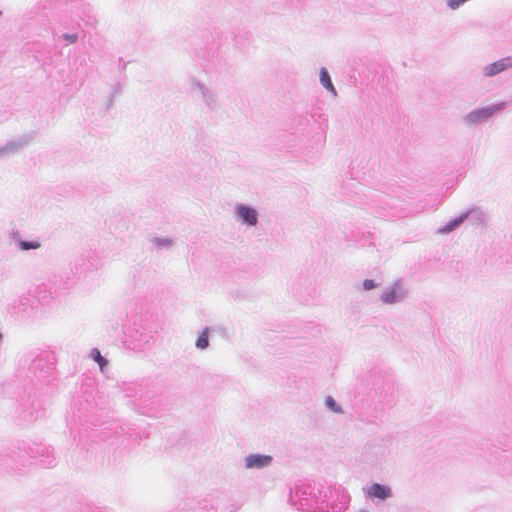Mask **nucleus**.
Here are the masks:
<instances>
[{"label": "nucleus", "instance_id": "1", "mask_svg": "<svg viewBox=\"0 0 512 512\" xmlns=\"http://www.w3.org/2000/svg\"><path fill=\"white\" fill-rule=\"evenodd\" d=\"M273 458L267 454H248L243 459L244 468L247 470H260L271 466Z\"/></svg>", "mask_w": 512, "mask_h": 512}, {"label": "nucleus", "instance_id": "2", "mask_svg": "<svg viewBox=\"0 0 512 512\" xmlns=\"http://www.w3.org/2000/svg\"><path fill=\"white\" fill-rule=\"evenodd\" d=\"M363 492L367 498L378 499L381 501L392 497L391 487L379 483H373L370 486L365 487Z\"/></svg>", "mask_w": 512, "mask_h": 512}, {"label": "nucleus", "instance_id": "3", "mask_svg": "<svg viewBox=\"0 0 512 512\" xmlns=\"http://www.w3.org/2000/svg\"><path fill=\"white\" fill-rule=\"evenodd\" d=\"M509 67H512V56H507L505 58L493 62L490 65H487L484 68V74L485 76L491 77L506 70Z\"/></svg>", "mask_w": 512, "mask_h": 512}, {"label": "nucleus", "instance_id": "4", "mask_svg": "<svg viewBox=\"0 0 512 512\" xmlns=\"http://www.w3.org/2000/svg\"><path fill=\"white\" fill-rule=\"evenodd\" d=\"M500 109H501L500 106H492V107H488V108L479 109V110L469 113L467 116V120L471 123H477V122H480V121L490 117L497 110H500Z\"/></svg>", "mask_w": 512, "mask_h": 512}, {"label": "nucleus", "instance_id": "5", "mask_svg": "<svg viewBox=\"0 0 512 512\" xmlns=\"http://www.w3.org/2000/svg\"><path fill=\"white\" fill-rule=\"evenodd\" d=\"M237 213L243 221L247 222L249 225H256L257 212L253 208L245 205H239L237 206Z\"/></svg>", "mask_w": 512, "mask_h": 512}, {"label": "nucleus", "instance_id": "6", "mask_svg": "<svg viewBox=\"0 0 512 512\" xmlns=\"http://www.w3.org/2000/svg\"><path fill=\"white\" fill-rule=\"evenodd\" d=\"M320 82L327 90L336 95V90L332 84L330 75L325 68L320 70Z\"/></svg>", "mask_w": 512, "mask_h": 512}, {"label": "nucleus", "instance_id": "7", "mask_svg": "<svg viewBox=\"0 0 512 512\" xmlns=\"http://www.w3.org/2000/svg\"><path fill=\"white\" fill-rule=\"evenodd\" d=\"M398 297V294H397V288L396 286L392 287V288H389L387 289L383 294H382V300L383 302L387 303V304H392L396 301Z\"/></svg>", "mask_w": 512, "mask_h": 512}, {"label": "nucleus", "instance_id": "8", "mask_svg": "<svg viewBox=\"0 0 512 512\" xmlns=\"http://www.w3.org/2000/svg\"><path fill=\"white\" fill-rule=\"evenodd\" d=\"M209 345V342H208V330H204L203 333L198 337L197 341H196V346L199 348V349H205L207 348Z\"/></svg>", "mask_w": 512, "mask_h": 512}, {"label": "nucleus", "instance_id": "9", "mask_svg": "<svg viewBox=\"0 0 512 512\" xmlns=\"http://www.w3.org/2000/svg\"><path fill=\"white\" fill-rule=\"evenodd\" d=\"M93 359L99 364L100 369L103 370L104 366L107 364L106 359L101 355L98 349L92 350Z\"/></svg>", "mask_w": 512, "mask_h": 512}, {"label": "nucleus", "instance_id": "10", "mask_svg": "<svg viewBox=\"0 0 512 512\" xmlns=\"http://www.w3.org/2000/svg\"><path fill=\"white\" fill-rule=\"evenodd\" d=\"M326 405L333 413H341L340 407L336 404L335 400L332 397L326 398Z\"/></svg>", "mask_w": 512, "mask_h": 512}, {"label": "nucleus", "instance_id": "11", "mask_svg": "<svg viewBox=\"0 0 512 512\" xmlns=\"http://www.w3.org/2000/svg\"><path fill=\"white\" fill-rule=\"evenodd\" d=\"M461 222H462V218H460V219H456V220H454V221H451L450 223H448V224L444 227L443 231H444V232H451V231H452V230H454L456 227H458V226L461 224Z\"/></svg>", "mask_w": 512, "mask_h": 512}, {"label": "nucleus", "instance_id": "12", "mask_svg": "<svg viewBox=\"0 0 512 512\" xmlns=\"http://www.w3.org/2000/svg\"><path fill=\"white\" fill-rule=\"evenodd\" d=\"M39 246H40L39 243L26 242V241L21 242V248L24 249V250L36 249Z\"/></svg>", "mask_w": 512, "mask_h": 512}, {"label": "nucleus", "instance_id": "13", "mask_svg": "<svg viewBox=\"0 0 512 512\" xmlns=\"http://www.w3.org/2000/svg\"><path fill=\"white\" fill-rule=\"evenodd\" d=\"M363 287L365 290H371L375 287V283L373 280L366 279L363 281Z\"/></svg>", "mask_w": 512, "mask_h": 512}, {"label": "nucleus", "instance_id": "14", "mask_svg": "<svg viewBox=\"0 0 512 512\" xmlns=\"http://www.w3.org/2000/svg\"><path fill=\"white\" fill-rule=\"evenodd\" d=\"M64 37H65L68 41H70L71 43L75 42V41H76V39H77V36H76L75 34H71V35L66 34V35H64Z\"/></svg>", "mask_w": 512, "mask_h": 512}, {"label": "nucleus", "instance_id": "15", "mask_svg": "<svg viewBox=\"0 0 512 512\" xmlns=\"http://www.w3.org/2000/svg\"><path fill=\"white\" fill-rule=\"evenodd\" d=\"M359 512H368V511H366V510H360Z\"/></svg>", "mask_w": 512, "mask_h": 512}]
</instances>
